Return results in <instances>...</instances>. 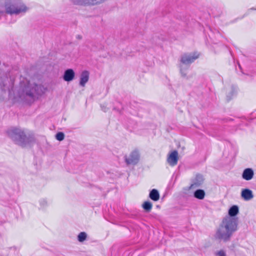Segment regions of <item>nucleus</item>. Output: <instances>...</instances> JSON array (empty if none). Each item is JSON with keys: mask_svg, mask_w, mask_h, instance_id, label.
<instances>
[{"mask_svg": "<svg viewBox=\"0 0 256 256\" xmlns=\"http://www.w3.org/2000/svg\"><path fill=\"white\" fill-rule=\"evenodd\" d=\"M45 90V88L42 85L24 80L20 82L18 92L20 98H34L37 96L42 94Z\"/></svg>", "mask_w": 256, "mask_h": 256, "instance_id": "obj_2", "label": "nucleus"}, {"mask_svg": "<svg viewBox=\"0 0 256 256\" xmlns=\"http://www.w3.org/2000/svg\"><path fill=\"white\" fill-rule=\"evenodd\" d=\"M101 108L104 112H106L107 111L108 108L106 106L104 105H101Z\"/></svg>", "mask_w": 256, "mask_h": 256, "instance_id": "obj_26", "label": "nucleus"}, {"mask_svg": "<svg viewBox=\"0 0 256 256\" xmlns=\"http://www.w3.org/2000/svg\"><path fill=\"white\" fill-rule=\"evenodd\" d=\"M232 235L233 234L223 228V226L220 224L216 231L214 237L216 240L220 242H227L230 240Z\"/></svg>", "mask_w": 256, "mask_h": 256, "instance_id": "obj_6", "label": "nucleus"}, {"mask_svg": "<svg viewBox=\"0 0 256 256\" xmlns=\"http://www.w3.org/2000/svg\"><path fill=\"white\" fill-rule=\"evenodd\" d=\"M14 78L11 76L10 74H4L2 75L0 74V88L2 90L6 92L13 90L14 84Z\"/></svg>", "mask_w": 256, "mask_h": 256, "instance_id": "obj_5", "label": "nucleus"}, {"mask_svg": "<svg viewBox=\"0 0 256 256\" xmlns=\"http://www.w3.org/2000/svg\"><path fill=\"white\" fill-rule=\"evenodd\" d=\"M216 256H226V252L224 250H220L215 252Z\"/></svg>", "mask_w": 256, "mask_h": 256, "instance_id": "obj_23", "label": "nucleus"}, {"mask_svg": "<svg viewBox=\"0 0 256 256\" xmlns=\"http://www.w3.org/2000/svg\"><path fill=\"white\" fill-rule=\"evenodd\" d=\"M238 212V208L237 206H232L228 210V216L234 218Z\"/></svg>", "mask_w": 256, "mask_h": 256, "instance_id": "obj_18", "label": "nucleus"}, {"mask_svg": "<svg viewBox=\"0 0 256 256\" xmlns=\"http://www.w3.org/2000/svg\"><path fill=\"white\" fill-rule=\"evenodd\" d=\"M241 196L244 200L248 201L254 198V195L252 190L248 188H245L242 190Z\"/></svg>", "mask_w": 256, "mask_h": 256, "instance_id": "obj_10", "label": "nucleus"}, {"mask_svg": "<svg viewBox=\"0 0 256 256\" xmlns=\"http://www.w3.org/2000/svg\"><path fill=\"white\" fill-rule=\"evenodd\" d=\"M8 137L16 144L24 147L30 144L32 138L26 136L24 130L14 128L7 132Z\"/></svg>", "mask_w": 256, "mask_h": 256, "instance_id": "obj_3", "label": "nucleus"}, {"mask_svg": "<svg viewBox=\"0 0 256 256\" xmlns=\"http://www.w3.org/2000/svg\"><path fill=\"white\" fill-rule=\"evenodd\" d=\"M176 181V176L174 177V175L172 176L170 181V182L168 186L170 188H172L174 186L175 182Z\"/></svg>", "mask_w": 256, "mask_h": 256, "instance_id": "obj_24", "label": "nucleus"}, {"mask_svg": "<svg viewBox=\"0 0 256 256\" xmlns=\"http://www.w3.org/2000/svg\"><path fill=\"white\" fill-rule=\"evenodd\" d=\"M204 182V178L201 174H196L191 180V184L189 187L190 190H192L200 186Z\"/></svg>", "mask_w": 256, "mask_h": 256, "instance_id": "obj_9", "label": "nucleus"}, {"mask_svg": "<svg viewBox=\"0 0 256 256\" xmlns=\"http://www.w3.org/2000/svg\"><path fill=\"white\" fill-rule=\"evenodd\" d=\"M152 204L148 201L144 202L142 204L143 208L146 212H150L152 210Z\"/></svg>", "mask_w": 256, "mask_h": 256, "instance_id": "obj_20", "label": "nucleus"}, {"mask_svg": "<svg viewBox=\"0 0 256 256\" xmlns=\"http://www.w3.org/2000/svg\"><path fill=\"white\" fill-rule=\"evenodd\" d=\"M167 162L172 166L176 164V150H174L168 156Z\"/></svg>", "mask_w": 256, "mask_h": 256, "instance_id": "obj_14", "label": "nucleus"}, {"mask_svg": "<svg viewBox=\"0 0 256 256\" xmlns=\"http://www.w3.org/2000/svg\"><path fill=\"white\" fill-rule=\"evenodd\" d=\"M184 146H182V147L180 146H177V157H176L177 160L178 158V150H180V148L182 150L184 149Z\"/></svg>", "mask_w": 256, "mask_h": 256, "instance_id": "obj_25", "label": "nucleus"}, {"mask_svg": "<svg viewBox=\"0 0 256 256\" xmlns=\"http://www.w3.org/2000/svg\"><path fill=\"white\" fill-rule=\"evenodd\" d=\"M254 176V172L252 168H246L243 171L242 178L246 180H252Z\"/></svg>", "mask_w": 256, "mask_h": 256, "instance_id": "obj_12", "label": "nucleus"}, {"mask_svg": "<svg viewBox=\"0 0 256 256\" xmlns=\"http://www.w3.org/2000/svg\"><path fill=\"white\" fill-rule=\"evenodd\" d=\"M74 75L75 73L73 70L68 69L64 72L63 79L66 82H70L74 79Z\"/></svg>", "mask_w": 256, "mask_h": 256, "instance_id": "obj_13", "label": "nucleus"}, {"mask_svg": "<svg viewBox=\"0 0 256 256\" xmlns=\"http://www.w3.org/2000/svg\"><path fill=\"white\" fill-rule=\"evenodd\" d=\"M206 196L204 191L201 189L196 190L194 193V196L195 198L198 200H203Z\"/></svg>", "mask_w": 256, "mask_h": 256, "instance_id": "obj_16", "label": "nucleus"}, {"mask_svg": "<svg viewBox=\"0 0 256 256\" xmlns=\"http://www.w3.org/2000/svg\"><path fill=\"white\" fill-rule=\"evenodd\" d=\"M89 72L87 70L83 71L80 76V85L82 87L85 86L86 84L89 80Z\"/></svg>", "mask_w": 256, "mask_h": 256, "instance_id": "obj_11", "label": "nucleus"}, {"mask_svg": "<svg viewBox=\"0 0 256 256\" xmlns=\"http://www.w3.org/2000/svg\"><path fill=\"white\" fill-rule=\"evenodd\" d=\"M86 238L87 234L85 232H80L78 236V240L80 242L84 241Z\"/></svg>", "mask_w": 256, "mask_h": 256, "instance_id": "obj_21", "label": "nucleus"}, {"mask_svg": "<svg viewBox=\"0 0 256 256\" xmlns=\"http://www.w3.org/2000/svg\"><path fill=\"white\" fill-rule=\"evenodd\" d=\"M38 202H39L38 208L40 210H44L46 209V208L48 206V203L47 200L44 198H40Z\"/></svg>", "mask_w": 256, "mask_h": 256, "instance_id": "obj_17", "label": "nucleus"}, {"mask_svg": "<svg viewBox=\"0 0 256 256\" xmlns=\"http://www.w3.org/2000/svg\"><path fill=\"white\" fill-rule=\"evenodd\" d=\"M140 160V153L137 150L131 152L128 155L124 156V161L128 166H134L138 164Z\"/></svg>", "mask_w": 256, "mask_h": 256, "instance_id": "obj_8", "label": "nucleus"}, {"mask_svg": "<svg viewBox=\"0 0 256 256\" xmlns=\"http://www.w3.org/2000/svg\"><path fill=\"white\" fill-rule=\"evenodd\" d=\"M56 138L59 141L62 140L64 138V134L62 132H58L56 135Z\"/></svg>", "mask_w": 256, "mask_h": 256, "instance_id": "obj_22", "label": "nucleus"}, {"mask_svg": "<svg viewBox=\"0 0 256 256\" xmlns=\"http://www.w3.org/2000/svg\"><path fill=\"white\" fill-rule=\"evenodd\" d=\"M237 91V88L235 86H231L228 92L227 98L230 100L232 96L236 94Z\"/></svg>", "mask_w": 256, "mask_h": 256, "instance_id": "obj_19", "label": "nucleus"}, {"mask_svg": "<svg viewBox=\"0 0 256 256\" xmlns=\"http://www.w3.org/2000/svg\"><path fill=\"white\" fill-rule=\"evenodd\" d=\"M200 56V53L197 52L184 54L182 56L180 60V73L182 76H186L190 64L198 58Z\"/></svg>", "mask_w": 256, "mask_h": 256, "instance_id": "obj_4", "label": "nucleus"}, {"mask_svg": "<svg viewBox=\"0 0 256 256\" xmlns=\"http://www.w3.org/2000/svg\"><path fill=\"white\" fill-rule=\"evenodd\" d=\"M220 224L223 226V228L233 234L238 230V222L237 218H235L226 216L222 219Z\"/></svg>", "mask_w": 256, "mask_h": 256, "instance_id": "obj_7", "label": "nucleus"}, {"mask_svg": "<svg viewBox=\"0 0 256 256\" xmlns=\"http://www.w3.org/2000/svg\"><path fill=\"white\" fill-rule=\"evenodd\" d=\"M4 10L0 6V18L4 13L10 15L22 16L26 13L29 8L22 0H4Z\"/></svg>", "mask_w": 256, "mask_h": 256, "instance_id": "obj_1", "label": "nucleus"}, {"mask_svg": "<svg viewBox=\"0 0 256 256\" xmlns=\"http://www.w3.org/2000/svg\"><path fill=\"white\" fill-rule=\"evenodd\" d=\"M150 198L154 201L156 202L160 199V194L158 190L156 189H152L149 194Z\"/></svg>", "mask_w": 256, "mask_h": 256, "instance_id": "obj_15", "label": "nucleus"}]
</instances>
